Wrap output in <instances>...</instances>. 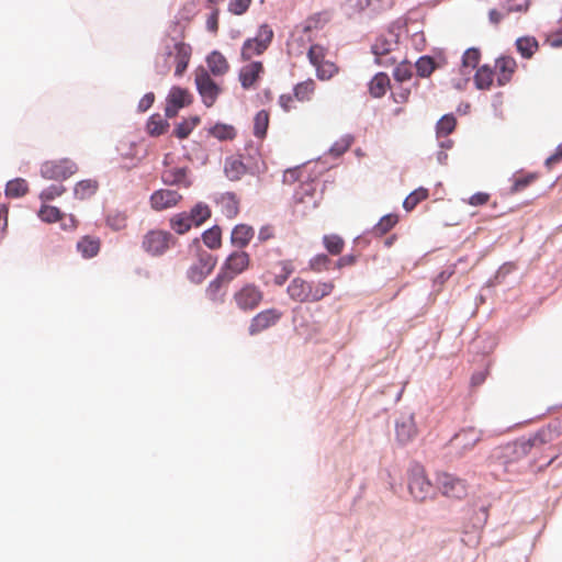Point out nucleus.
<instances>
[{
    "label": "nucleus",
    "mask_w": 562,
    "mask_h": 562,
    "mask_svg": "<svg viewBox=\"0 0 562 562\" xmlns=\"http://www.w3.org/2000/svg\"><path fill=\"white\" fill-rule=\"evenodd\" d=\"M282 316L283 313L276 307L259 312L250 321L248 327L249 335L255 336L259 333H262L263 330L269 329L270 327L277 325Z\"/></svg>",
    "instance_id": "obj_12"
},
{
    "label": "nucleus",
    "mask_w": 562,
    "mask_h": 562,
    "mask_svg": "<svg viewBox=\"0 0 562 562\" xmlns=\"http://www.w3.org/2000/svg\"><path fill=\"white\" fill-rule=\"evenodd\" d=\"M175 243L171 233L162 229L147 232L142 240V247L148 255L157 257L164 255Z\"/></svg>",
    "instance_id": "obj_8"
},
{
    "label": "nucleus",
    "mask_w": 562,
    "mask_h": 562,
    "mask_svg": "<svg viewBox=\"0 0 562 562\" xmlns=\"http://www.w3.org/2000/svg\"><path fill=\"white\" fill-rule=\"evenodd\" d=\"M155 94L153 92L146 93L138 102V110L146 112L154 103Z\"/></svg>",
    "instance_id": "obj_63"
},
{
    "label": "nucleus",
    "mask_w": 562,
    "mask_h": 562,
    "mask_svg": "<svg viewBox=\"0 0 562 562\" xmlns=\"http://www.w3.org/2000/svg\"><path fill=\"white\" fill-rule=\"evenodd\" d=\"M408 488L417 501H424L431 494L432 485L422 468H415L411 472Z\"/></svg>",
    "instance_id": "obj_15"
},
{
    "label": "nucleus",
    "mask_w": 562,
    "mask_h": 562,
    "mask_svg": "<svg viewBox=\"0 0 562 562\" xmlns=\"http://www.w3.org/2000/svg\"><path fill=\"white\" fill-rule=\"evenodd\" d=\"M436 482L438 488L447 497L461 499L467 495V483L460 477L443 472L437 475Z\"/></svg>",
    "instance_id": "obj_11"
},
{
    "label": "nucleus",
    "mask_w": 562,
    "mask_h": 562,
    "mask_svg": "<svg viewBox=\"0 0 562 562\" xmlns=\"http://www.w3.org/2000/svg\"><path fill=\"white\" fill-rule=\"evenodd\" d=\"M395 435L401 445L411 442L417 436V427L413 415L402 416L396 422Z\"/></svg>",
    "instance_id": "obj_18"
},
{
    "label": "nucleus",
    "mask_w": 562,
    "mask_h": 562,
    "mask_svg": "<svg viewBox=\"0 0 562 562\" xmlns=\"http://www.w3.org/2000/svg\"><path fill=\"white\" fill-rule=\"evenodd\" d=\"M194 82L204 105L213 106L222 93L221 86L212 79L211 74L204 67H198L194 70Z\"/></svg>",
    "instance_id": "obj_4"
},
{
    "label": "nucleus",
    "mask_w": 562,
    "mask_h": 562,
    "mask_svg": "<svg viewBox=\"0 0 562 562\" xmlns=\"http://www.w3.org/2000/svg\"><path fill=\"white\" fill-rule=\"evenodd\" d=\"M323 244L326 250L333 256L340 255L345 247L344 239L336 234L325 235L323 237Z\"/></svg>",
    "instance_id": "obj_36"
},
{
    "label": "nucleus",
    "mask_w": 562,
    "mask_h": 562,
    "mask_svg": "<svg viewBox=\"0 0 562 562\" xmlns=\"http://www.w3.org/2000/svg\"><path fill=\"white\" fill-rule=\"evenodd\" d=\"M189 169L187 167H166L161 173V180L168 186H182L189 188L191 181L188 177Z\"/></svg>",
    "instance_id": "obj_21"
},
{
    "label": "nucleus",
    "mask_w": 562,
    "mask_h": 562,
    "mask_svg": "<svg viewBox=\"0 0 562 562\" xmlns=\"http://www.w3.org/2000/svg\"><path fill=\"white\" fill-rule=\"evenodd\" d=\"M206 29L212 32L216 33L218 30V11L214 10L206 20Z\"/></svg>",
    "instance_id": "obj_64"
},
{
    "label": "nucleus",
    "mask_w": 562,
    "mask_h": 562,
    "mask_svg": "<svg viewBox=\"0 0 562 562\" xmlns=\"http://www.w3.org/2000/svg\"><path fill=\"white\" fill-rule=\"evenodd\" d=\"M562 431V426L560 422H554L549 424L546 427L539 429L529 440L528 443L530 447H540L544 443L551 442L555 440Z\"/></svg>",
    "instance_id": "obj_19"
},
{
    "label": "nucleus",
    "mask_w": 562,
    "mask_h": 562,
    "mask_svg": "<svg viewBox=\"0 0 562 562\" xmlns=\"http://www.w3.org/2000/svg\"><path fill=\"white\" fill-rule=\"evenodd\" d=\"M78 171L77 164L70 158L50 159L40 167L41 176L47 180L63 181Z\"/></svg>",
    "instance_id": "obj_5"
},
{
    "label": "nucleus",
    "mask_w": 562,
    "mask_h": 562,
    "mask_svg": "<svg viewBox=\"0 0 562 562\" xmlns=\"http://www.w3.org/2000/svg\"><path fill=\"white\" fill-rule=\"evenodd\" d=\"M192 55V48L184 42H178L175 44V60L176 69L175 75L181 77L188 68L190 58Z\"/></svg>",
    "instance_id": "obj_23"
},
{
    "label": "nucleus",
    "mask_w": 562,
    "mask_h": 562,
    "mask_svg": "<svg viewBox=\"0 0 562 562\" xmlns=\"http://www.w3.org/2000/svg\"><path fill=\"white\" fill-rule=\"evenodd\" d=\"M210 133L220 140L233 139L236 135L235 128L226 124H216Z\"/></svg>",
    "instance_id": "obj_51"
},
{
    "label": "nucleus",
    "mask_w": 562,
    "mask_h": 562,
    "mask_svg": "<svg viewBox=\"0 0 562 562\" xmlns=\"http://www.w3.org/2000/svg\"><path fill=\"white\" fill-rule=\"evenodd\" d=\"M192 103V94L188 89L172 87L166 99L165 114L167 117H175L179 110Z\"/></svg>",
    "instance_id": "obj_13"
},
{
    "label": "nucleus",
    "mask_w": 562,
    "mask_h": 562,
    "mask_svg": "<svg viewBox=\"0 0 562 562\" xmlns=\"http://www.w3.org/2000/svg\"><path fill=\"white\" fill-rule=\"evenodd\" d=\"M516 46L522 57L530 58L538 49V42L535 37L526 36L518 38Z\"/></svg>",
    "instance_id": "obj_37"
},
{
    "label": "nucleus",
    "mask_w": 562,
    "mask_h": 562,
    "mask_svg": "<svg viewBox=\"0 0 562 562\" xmlns=\"http://www.w3.org/2000/svg\"><path fill=\"white\" fill-rule=\"evenodd\" d=\"M397 47V41L393 34L390 37L384 35L379 36L372 45V53L375 56V63L379 66L390 67L397 61V58L392 53Z\"/></svg>",
    "instance_id": "obj_10"
},
{
    "label": "nucleus",
    "mask_w": 562,
    "mask_h": 562,
    "mask_svg": "<svg viewBox=\"0 0 562 562\" xmlns=\"http://www.w3.org/2000/svg\"><path fill=\"white\" fill-rule=\"evenodd\" d=\"M127 215L121 211H112L106 215V225L113 231L124 229L127 225Z\"/></svg>",
    "instance_id": "obj_45"
},
{
    "label": "nucleus",
    "mask_w": 562,
    "mask_h": 562,
    "mask_svg": "<svg viewBox=\"0 0 562 562\" xmlns=\"http://www.w3.org/2000/svg\"><path fill=\"white\" fill-rule=\"evenodd\" d=\"M329 20L330 15L326 11L313 13L295 27L293 36L299 35L297 40L302 43H312Z\"/></svg>",
    "instance_id": "obj_6"
},
{
    "label": "nucleus",
    "mask_w": 562,
    "mask_h": 562,
    "mask_svg": "<svg viewBox=\"0 0 562 562\" xmlns=\"http://www.w3.org/2000/svg\"><path fill=\"white\" fill-rule=\"evenodd\" d=\"M263 296L265 293L260 286L252 282H245L234 292L232 300L239 311L250 313L259 307Z\"/></svg>",
    "instance_id": "obj_3"
},
{
    "label": "nucleus",
    "mask_w": 562,
    "mask_h": 562,
    "mask_svg": "<svg viewBox=\"0 0 562 562\" xmlns=\"http://www.w3.org/2000/svg\"><path fill=\"white\" fill-rule=\"evenodd\" d=\"M27 190L29 186L24 179H14L7 183L5 195L9 198H20L26 194Z\"/></svg>",
    "instance_id": "obj_38"
},
{
    "label": "nucleus",
    "mask_w": 562,
    "mask_h": 562,
    "mask_svg": "<svg viewBox=\"0 0 562 562\" xmlns=\"http://www.w3.org/2000/svg\"><path fill=\"white\" fill-rule=\"evenodd\" d=\"M411 90L408 88L398 87L393 91L392 97L396 103H405L408 101Z\"/></svg>",
    "instance_id": "obj_62"
},
{
    "label": "nucleus",
    "mask_w": 562,
    "mask_h": 562,
    "mask_svg": "<svg viewBox=\"0 0 562 562\" xmlns=\"http://www.w3.org/2000/svg\"><path fill=\"white\" fill-rule=\"evenodd\" d=\"M315 70H316V77L319 80H329L338 74L339 68L335 63H333L330 60H326V61L319 64L318 66H316Z\"/></svg>",
    "instance_id": "obj_43"
},
{
    "label": "nucleus",
    "mask_w": 562,
    "mask_h": 562,
    "mask_svg": "<svg viewBox=\"0 0 562 562\" xmlns=\"http://www.w3.org/2000/svg\"><path fill=\"white\" fill-rule=\"evenodd\" d=\"M250 267V256L243 250L233 251L223 262L220 273L231 282L247 271Z\"/></svg>",
    "instance_id": "obj_9"
},
{
    "label": "nucleus",
    "mask_w": 562,
    "mask_h": 562,
    "mask_svg": "<svg viewBox=\"0 0 562 562\" xmlns=\"http://www.w3.org/2000/svg\"><path fill=\"white\" fill-rule=\"evenodd\" d=\"M329 265H330V259L325 254L316 255L313 258H311L308 261L310 270L313 272H316V273L328 270Z\"/></svg>",
    "instance_id": "obj_50"
},
{
    "label": "nucleus",
    "mask_w": 562,
    "mask_h": 562,
    "mask_svg": "<svg viewBox=\"0 0 562 562\" xmlns=\"http://www.w3.org/2000/svg\"><path fill=\"white\" fill-rule=\"evenodd\" d=\"M494 71L487 65L481 66L474 76V82L477 89L487 90L492 87L494 80Z\"/></svg>",
    "instance_id": "obj_31"
},
{
    "label": "nucleus",
    "mask_w": 562,
    "mask_h": 562,
    "mask_svg": "<svg viewBox=\"0 0 562 562\" xmlns=\"http://www.w3.org/2000/svg\"><path fill=\"white\" fill-rule=\"evenodd\" d=\"M245 171V165L237 159H229L225 164V173L231 180H238Z\"/></svg>",
    "instance_id": "obj_47"
},
{
    "label": "nucleus",
    "mask_w": 562,
    "mask_h": 562,
    "mask_svg": "<svg viewBox=\"0 0 562 562\" xmlns=\"http://www.w3.org/2000/svg\"><path fill=\"white\" fill-rule=\"evenodd\" d=\"M200 123V119L199 117H192L190 120H184L182 122H180L179 124L176 125L175 130H173V134L179 138V139H184L187 138L190 133L193 131V128Z\"/></svg>",
    "instance_id": "obj_46"
},
{
    "label": "nucleus",
    "mask_w": 562,
    "mask_h": 562,
    "mask_svg": "<svg viewBox=\"0 0 562 562\" xmlns=\"http://www.w3.org/2000/svg\"><path fill=\"white\" fill-rule=\"evenodd\" d=\"M254 237V229L251 226L239 224L235 226L231 235V241L234 246L243 249Z\"/></svg>",
    "instance_id": "obj_25"
},
{
    "label": "nucleus",
    "mask_w": 562,
    "mask_h": 562,
    "mask_svg": "<svg viewBox=\"0 0 562 562\" xmlns=\"http://www.w3.org/2000/svg\"><path fill=\"white\" fill-rule=\"evenodd\" d=\"M189 214L194 226H200L211 217V210L207 204L200 202L191 209Z\"/></svg>",
    "instance_id": "obj_35"
},
{
    "label": "nucleus",
    "mask_w": 562,
    "mask_h": 562,
    "mask_svg": "<svg viewBox=\"0 0 562 562\" xmlns=\"http://www.w3.org/2000/svg\"><path fill=\"white\" fill-rule=\"evenodd\" d=\"M100 246L101 243L98 237L83 236L77 243V250L82 255V257L92 258L98 255Z\"/></svg>",
    "instance_id": "obj_28"
},
{
    "label": "nucleus",
    "mask_w": 562,
    "mask_h": 562,
    "mask_svg": "<svg viewBox=\"0 0 562 562\" xmlns=\"http://www.w3.org/2000/svg\"><path fill=\"white\" fill-rule=\"evenodd\" d=\"M480 50L476 48H469L465 50L462 57V67L474 69L480 61Z\"/></svg>",
    "instance_id": "obj_55"
},
{
    "label": "nucleus",
    "mask_w": 562,
    "mask_h": 562,
    "mask_svg": "<svg viewBox=\"0 0 562 562\" xmlns=\"http://www.w3.org/2000/svg\"><path fill=\"white\" fill-rule=\"evenodd\" d=\"M490 201V194L485 192H476L471 195L468 203L473 206L484 205Z\"/></svg>",
    "instance_id": "obj_61"
},
{
    "label": "nucleus",
    "mask_w": 562,
    "mask_h": 562,
    "mask_svg": "<svg viewBox=\"0 0 562 562\" xmlns=\"http://www.w3.org/2000/svg\"><path fill=\"white\" fill-rule=\"evenodd\" d=\"M229 283L231 281L218 272L205 289L206 297L213 303H224L226 290Z\"/></svg>",
    "instance_id": "obj_20"
},
{
    "label": "nucleus",
    "mask_w": 562,
    "mask_h": 562,
    "mask_svg": "<svg viewBox=\"0 0 562 562\" xmlns=\"http://www.w3.org/2000/svg\"><path fill=\"white\" fill-rule=\"evenodd\" d=\"M516 66L515 59L508 56L499 57L495 60V69L493 71L497 78L498 86H504L510 81Z\"/></svg>",
    "instance_id": "obj_22"
},
{
    "label": "nucleus",
    "mask_w": 562,
    "mask_h": 562,
    "mask_svg": "<svg viewBox=\"0 0 562 562\" xmlns=\"http://www.w3.org/2000/svg\"><path fill=\"white\" fill-rule=\"evenodd\" d=\"M169 124L159 114H154L147 122V132L151 136H159L164 134Z\"/></svg>",
    "instance_id": "obj_41"
},
{
    "label": "nucleus",
    "mask_w": 562,
    "mask_h": 562,
    "mask_svg": "<svg viewBox=\"0 0 562 562\" xmlns=\"http://www.w3.org/2000/svg\"><path fill=\"white\" fill-rule=\"evenodd\" d=\"M66 192L63 184H52L40 193V199L43 202L52 201Z\"/></svg>",
    "instance_id": "obj_54"
},
{
    "label": "nucleus",
    "mask_w": 562,
    "mask_h": 562,
    "mask_svg": "<svg viewBox=\"0 0 562 562\" xmlns=\"http://www.w3.org/2000/svg\"><path fill=\"white\" fill-rule=\"evenodd\" d=\"M8 216H9V206L4 203L0 204V239H2L7 234Z\"/></svg>",
    "instance_id": "obj_59"
},
{
    "label": "nucleus",
    "mask_w": 562,
    "mask_h": 562,
    "mask_svg": "<svg viewBox=\"0 0 562 562\" xmlns=\"http://www.w3.org/2000/svg\"><path fill=\"white\" fill-rule=\"evenodd\" d=\"M391 81L385 72L376 74L369 83V92L373 98L383 97L390 88Z\"/></svg>",
    "instance_id": "obj_27"
},
{
    "label": "nucleus",
    "mask_w": 562,
    "mask_h": 562,
    "mask_svg": "<svg viewBox=\"0 0 562 562\" xmlns=\"http://www.w3.org/2000/svg\"><path fill=\"white\" fill-rule=\"evenodd\" d=\"M537 179V176L535 173H529L522 177H517L514 180V183L510 188L512 193H518L522 191L525 188H527L529 184H531Z\"/></svg>",
    "instance_id": "obj_56"
},
{
    "label": "nucleus",
    "mask_w": 562,
    "mask_h": 562,
    "mask_svg": "<svg viewBox=\"0 0 562 562\" xmlns=\"http://www.w3.org/2000/svg\"><path fill=\"white\" fill-rule=\"evenodd\" d=\"M206 64L209 68L207 71L213 76H224L229 70V64L226 57L217 50L212 52L206 57Z\"/></svg>",
    "instance_id": "obj_24"
},
{
    "label": "nucleus",
    "mask_w": 562,
    "mask_h": 562,
    "mask_svg": "<svg viewBox=\"0 0 562 562\" xmlns=\"http://www.w3.org/2000/svg\"><path fill=\"white\" fill-rule=\"evenodd\" d=\"M457 121L453 115H443L437 123L436 130L438 136H447L453 132Z\"/></svg>",
    "instance_id": "obj_49"
},
{
    "label": "nucleus",
    "mask_w": 562,
    "mask_h": 562,
    "mask_svg": "<svg viewBox=\"0 0 562 562\" xmlns=\"http://www.w3.org/2000/svg\"><path fill=\"white\" fill-rule=\"evenodd\" d=\"M191 250L194 251L196 261L188 269L187 276L191 282L201 283L215 268L216 259L199 245L192 246Z\"/></svg>",
    "instance_id": "obj_7"
},
{
    "label": "nucleus",
    "mask_w": 562,
    "mask_h": 562,
    "mask_svg": "<svg viewBox=\"0 0 562 562\" xmlns=\"http://www.w3.org/2000/svg\"><path fill=\"white\" fill-rule=\"evenodd\" d=\"M252 0H229L228 2V11L235 15L245 14Z\"/></svg>",
    "instance_id": "obj_57"
},
{
    "label": "nucleus",
    "mask_w": 562,
    "mask_h": 562,
    "mask_svg": "<svg viewBox=\"0 0 562 562\" xmlns=\"http://www.w3.org/2000/svg\"><path fill=\"white\" fill-rule=\"evenodd\" d=\"M335 290V283L327 281H308L301 277L293 278L288 288L289 297L297 303H316L329 296Z\"/></svg>",
    "instance_id": "obj_1"
},
{
    "label": "nucleus",
    "mask_w": 562,
    "mask_h": 562,
    "mask_svg": "<svg viewBox=\"0 0 562 562\" xmlns=\"http://www.w3.org/2000/svg\"><path fill=\"white\" fill-rule=\"evenodd\" d=\"M413 76L412 65L409 63H400L394 71L393 77L395 81L403 83L409 80Z\"/></svg>",
    "instance_id": "obj_53"
},
{
    "label": "nucleus",
    "mask_w": 562,
    "mask_h": 562,
    "mask_svg": "<svg viewBox=\"0 0 562 562\" xmlns=\"http://www.w3.org/2000/svg\"><path fill=\"white\" fill-rule=\"evenodd\" d=\"M170 226L177 234L183 235L194 226V223L191 222L189 212H181L171 217Z\"/></svg>",
    "instance_id": "obj_29"
},
{
    "label": "nucleus",
    "mask_w": 562,
    "mask_h": 562,
    "mask_svg": "<svg viewBox=\"0 0 562 562\" xmlns=\"http://www.w3.org/2000/svg\"><path fill=\"white\" fill-rule=\"evenodd\" d=\"M98 190V182L95 180H81L76 183L74 188L75 196L80 200L91 198Z\"/></svg>",
    "instance_id": "obj_32"
},
{
    "label": "nucleus",
    "mask_w": 562,
    "mask_h": 562,
    "mask_svg": "<svg viewBox=\"0 0 562 562\" xmlns=\"http://www.w3.org/2000/svg\"><path fill=\"white\" fill-rule=\"evenodd\" d=\"M398 222L396 214L384 215L379 223L373 227V233L376 236H383L389 233Z\"/></svg>",
    "instance_id": "obj_39"
},
{
    "label": "nucleus",
    "mask_w": 562,
    "mask_h": 562,
    "mask_svg": "<svg viewBox=\"0 0 562 562\" xmlns=\"http://www.w3.org/2000/svg\"><path fill=\"white\" fill-rule=\"evenodd\" d=\"M296 99L293 94L284 93L278 99V104L284 112H290L296 109Z\"/></svg>",
    "instance_id": "obj_58"
},
{
    "label": "nucleus",
    "mask_w": 562,
    "mask_h": 562,
    "mask_svg": "<svg viewBox=\"0 0 562 562\" xmlns=\"http://www.w3.org/2000/svg\"><path fill=\"white\" fill-rule=\"evenodd\" d=\"M327 48L319 45V44H311V46L308 47V50H307V58L310 60V63L316 67L318 66L319 64L326 61V56H327Z\"/></svg>",
    "instance_id": "obj_42"
},
{
    "label": "nucleus",
    "mask_w": 562,
    "mask_h": 562,
    "mask_svg": "<svg viewBox=\"0 0 562 562\" xmlns=\"http://www.w3.org/2000/svg\"><path fill=\"white\" fill-rule=\"evenodd\" d=\"M316 91V82L308 78L302 82H299L293 88V93L297 102H310L312 101Z\"/></svg>",
    "instance_id": "obj_26"
},
{
    "label": "nucleus",
    "mask_w": 562,
    "mask_h": 562,
    "mask_svg": "<svg viewBox=\"0 0 562 562\" xmlns=\"http://www.w3.org/2000/svg\"><path fill=\"white\" fill-rule=\"evenodd\" d=\"M203 243L210 249H217L222 245V232L218 226H213L212 228L205 231L202 235Z\"/></svg>",
    "instance_id": "obj_40"
},
{
    "label": "nucleus",
    "mask_w": 562,
    "mask_h": 562,
    "mask_svg": "<svg viewBox=\"0 0 562 562\" xmlns=\"http://www.w3.org/2000/svg\"><path fill=\"white\" fill-rule=\"evenodd\" d=\"M274 36L272 27L265 23L261 24L254 37L247 38L240 48V58L249 61L256 56L262 55L271 45Z\"/></svg>",
    "instance_id": "obj_2"
},
{
    "label": "nucleus",
    "mask_w": 562,
    "mask_h": 562,
    "mask_svg": "<svg viewBox=\"0 0 562 562\" xmlns=\"http://www.w3.org/2000/svg\"><path fill=\"white\" fill-rule=\"evenodd\" d=\"M483 439V430L477 429L475 427H467L461 429L451 440V443L454 449L459 451L460 454H464L468 451L472 450L477 442Z\"/></svg>",
    "instance_id": "obj_14"
},
{
    "label": "nucleus",
    "mask_w": 562,
    "mask_h": 562,
    "mask_svg": "<svg viewBox=\"0 0 562 562\" xmlns=\"http://www.w3.org/2000/svg\"><path fill=\"white\" fill-rule=\"evenodd\" d=\"M277 268H279V272L274 274L273 283L277 286H282L290 276L294 273L295 266L293 260L284 259L277 262Z\"/></svg>",
    "instance_id": "obj_30"
},
{
    "label": "nucleus",
    "mask_w": 562,
    "mask_h": 562,
    "mask_svg": "<svg viewBox=\"0 0 562 562\" xmlns=\"http://www.w3.org/2000/svg\"><path fill=\"white\" fill-rule=\"evenodd\" d=\"M181 200L182 195L178 191L159 189L150 195L149 203L153 210L160 212L178 205Z\"/></svg>",
    "instance_id": "obj_16"
},
{
    "label": "nucleus",
    "mask_w": 562,
    "mask_h": 562,
    "mask_svg": "<svg viewBox=\"0 0 562 562\" xmlns=\"http://www.w3.org/2000/svg\"><path fill=\"white\" fill-rule=\"evenodd\" d=\"M416 70L418 76L428 77L435 70V61L431 57L423 56L416 61Z\"/></svg>",
    "instance_id": "obj_52"
},
{
    "label": "nucleus",
    "mask_w": 562,
    "mask_h": 562,
    "mask_svg": "<svg viewBox=\"0 0 562 562\" xmlns=\"http://www.w3.org/2000/svg\"><path fill=\"white\" fill-rule=\"evenodd\" d=\"M38 217L46 223H55L63 218V213L56 206L43 204L37 213Z\"/></svg>",
    "instance_id": "obj_44"
},
{
    "label": "nucleus",
    "mask_w": 562,
    "mask_h": 562,
    "mask_svg": "<svg viewBox=\"0 0 562 562\" xmlns=\"http://www.w3.org/2000/svg\"><path fill=\"white\" fill-rule=\"evenodd\" d=\"M263 74L265 67L261 61H250L240 68L238 79L241 87L248 90L257 86Z\"/></svg>",
    "instance_id": "obj_17"
},
{
    "label": "nucleus",
    "mask_w": 562,
    "mask_h": 562,
    "mask_svg": "<svg viewBox=\"0 0 562 562\" xmlns=\"http://www.w3.org/2000/svg\"><path fill=\"white\" fill-rule=\"evenodd\" d=\"M270 121V114L266 110H260L254 117V135L263 138L267 134Z\"/></svg>",
    "instance_id": "obj_33"
},
{
    "label": "nucleus",
    "mask_w": 562,
    "mask_h": 562,
    "mask_svg": "<svg viewBox=\"0 0 562 562\" xmlns=\"http://www.w3.org/2000/svg\"><path fill=\"white\" fill-rule=\"evenodd\" d=\"M352 143H353V137L351 135H349V134L344 135L342 137H340L338 140H336L333 144V146L329 149V153L334 157H339L350 148Z\"/></svg>",
    "instance_id": "obj_48"
},
{
    "label": "nucleus",
    "mask_w": 562,
    "mask_h": 562,
    "mask_svg": "<svg viewBox=\"0 0 562 562\" xmlns=\"http://www.w3.org/2000/svg\"><path fill=\"white\" fill-rule=\"evenodd\" d=\"M429 192L426 188H418L414 190L403 202V207L411 212L413 211L420 202L428 199Z\"/></svg>",
    "instance_id": "obj_34"
},
{
    "label": "nucleus",
    "mask_w": 562,
    "mask_h": 562,
    "mask_svg": "<svg viewBox=\"0 0 562 562\" xmlns=\"http://www.w3.org/2000/svg\"><path fill=\"white\" fill-rule=\"evenodd\" d=\"M222 202L225 203L227 209V214L229 216H235L238 213V203L235 200V196L232 194H227L222 198Z\"/></svg>",
    "instance_id": "obj_60"
}]
</instances>
